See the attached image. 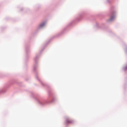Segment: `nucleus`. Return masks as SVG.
Instances as JSON below:
<instances>
[{"instance_id":"nucleus-3","label":"nucleus","mask_w":127,"mask_h":127,"mask_svg":"<svg viewBox=\"0 0 127 127\" xmlns=\"http://www.w3.org/2000/svg\"><path fill=\"white\" fill-rule=\"evenodd\" d=\"M114 16L111 17V18H110V20H112L113 19H114Z\"/></svg>"},{"instance_id":"nucleus-1","label":"nucleus","mask_w":127,"mask_h":127,"mask_svg":"<svg viewBox=\"0 0 127 127\" xmlns=\"http://www.w3.org/2000/svg\"><path fill=\"white\" fill-rule=\"evenodd\" d=\"M73 121L69 119H66V124L71 123L73 122Z\"/></svg>"},{"instance_id":"nucleus-4","label":"nucleus","mask_w":127,"mask_h":127,"mask_svg":"<svg viewBox=\"0 0 127 127\" xmlns=\"http://www.w3.org/2000/svg\"><path fill=\"white\" fill-rule=\"evenodd\" d=\"M124 69L125 70H126V69H127V66H125V67H124Z\"/></svg>"},{"instance_id":"nucleus-2","label":"nucleus","mask_w":127,"mask_h":127,"mask_svg":"<svg viewBox=\"0 0 127 127\" xmlns=\"http://www.w3.org/2000/svg\"><path fill=\"white\" fill-rule=\"evenodd\" d=\"M45 25V23H43L42 24H41L39 26V27H43Z\"/></svg>"}]
</instances>
